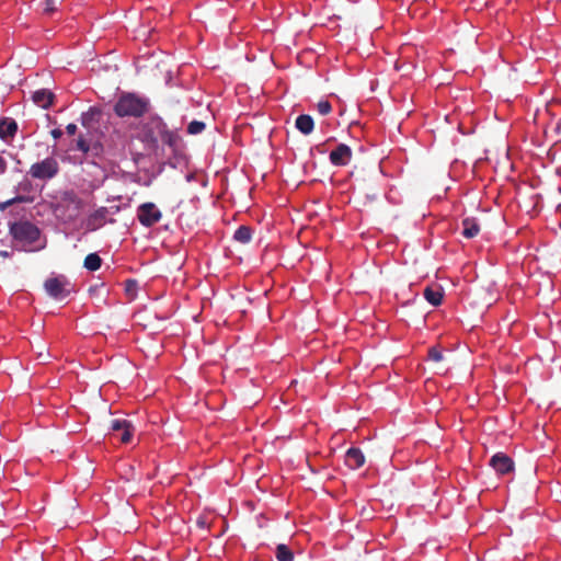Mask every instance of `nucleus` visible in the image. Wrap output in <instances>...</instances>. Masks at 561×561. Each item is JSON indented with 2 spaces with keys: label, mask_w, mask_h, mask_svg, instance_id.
<instances>
[{
  "label": "nucleus",
  "mask_w": 561,
  "mask_h": 561,
  "mask_svg": "<svg viewBox=\"0 0 561 561\" xmlns=\"http://www.w3.org/2000/svg\"><path fill=\"white\" fill-rule=\"evenodd\" d=\"M144 140L151 144L153 147L158 146L159 139L170 148L175 149L180 141V136L176 130H172L159 116H152L144 125L142 128Z\"/></svg>",
  "instance_id": "f257e3e1"
},
{
  "label": "nucleus",
  "mask_w": 561,
  "mask_h": 561,
  "mask_svg": "<svg viewBox=\"0 0 561 561\" xmlns=\"http://www.w3.org/2000/svg\"><path fill=\"white\" fill-rule=\"evenodd\" d=\"M84 202L75 191H65L54 206V215L64 224L76 221L83 209Z\"/></svg>",
  "instance_id": "f03ea898"
},
{
  "label": "nucleus",
  "mask_w": 561,
  "mask_h": 561,
  "mask_svg": "<svg viewBox=\"0 0 561 561\" xmlns=\"http://www.w3.org/2000/svg\"><path fill=\"white\" fill-rule=\"evenodd\" d=\"M150 103L147 99L134 93H123L114 106V112L119 117H141L149 110Z\"/></svg>",
  "instance_id": "7ed1b4c3"
},
{
  "label": "nucleus",
  "mask_w": 561,
  "mask_h": 561,
  "mask_svg": "<svg viewBox=\"0 0 561 561\" xmlns=\"http://www.w3.org/2000/svg\"><path fill=\"white\" fill-rule=\"evenodd\" d=\"M9 232L12 239L23 247L35 243L41 236L38 227L28 220H19L9 224Z\"/></svg>",
  "instance_id": "20e7f679"
},
{
  "label": "nucleus",
  "mask_w": 561,
  "mask_h": 561,
  "mask_svg": "<svg viewBox=\"0 0 561 561\" xmlns=\"http://www.w3.org/2000/svg\"><path fill=\"white\" fill-rule=\"evenodd\" d=\"M59 172V163L54 157H47L46 159L35 162L31 165L28 174L36 180H50L55 178Z\"/></svg>",
  "instance_id": "39448f33"
},
{
  "label": "nucleus",
  "mask_w": 561,
  "mask_h": 561,
  "mask_svg": "<svg viewBox=\"0 0 561 561\" xmlns=\"http://www.w3.org/2000/svg\"><path fill=\"white\" fill-rule=\"evenodd\" d=\"M44 288L55 299H64L72 290L71 283L64 275L47 278L44 283Z\"/></svg>",
  "instance_id": "423d86ee"
},
{
  "label": "nucleus",
  "mask_w": 561,
  "mask_h": 561,
  "mask_svg": "<svg viewBox=\"0 0 561 561\" xmlns=\"http://www.w3.org/2000/svg\"><path fill=\"white\" fill-rule=\"evenodd\" d=\"M162 218V213L151 202L144 203L137 208V219L144 227H152Z\"/></svg>",
  "instance_id": "0eeeda50"
},
{
  "label": "nucleus",
  "mask_w": 561,
  "mask_h": 561,
  "mask_svg": "<svg viewBox=\"0 0 561 561\" xmlns=\"http://www.w3.org/2000/svg\"><path fill=\"white\" fill-rule=\"evenodd\" d=\"M110 430L112 434L118 435L119 440L124 444L130 443L135 427L134 425L125 419H115L110 423Z\"/></svg>",
  "instance_id": "6e6552de"
},
{
  "label": "nucleus",
  "mask_w": 561,
  "mask_h": 561,
  "mask_svg": "<svg viewBox=\"0 0 561 561\" xmlns=\"http://www.w3.org/2000/svg\"><path fill=\"white\" fill-rule=\"evenodd\" d=\"M489 465L497 474L501 476H505L514 471L513 459L502 451L493 454Z\"/></svg>",
  "instance_id": "1a4fd4ad"
},
{
  "label": "nucleus",
  "mask_w": 561,
  "mask_h": 561,
  "mask_svg": "<svg viewBox=\"0 0 561 561\" xmlns=\"http://www.w3.org/2000/svg\"><path fill=\"white\" fill-rule=\"evenodd\" d=\"M330 162L336 167H343L348 164L352 159V150L345 144H340L334 150L330 152Z\"/></svg>",
  "instance_id": "9d476101"
},
{
  "label": "nucleus",
  "mask_w": 561,
  "mask_h": 561,
  "mask_svg": "<svg viewBox=\"0 0 561 561\" xmlns=\"http://www.w3.org/2000/svg\"><path fill=\"white\" fill-rule=\"evenodd\" d=\"M365 463V456L357 447L350 448L345 454V465L350 469H358Z\"/></svg>",
  "instance_id": "9b49d317"
},
{
  "label": "nucleus",
  "mask_w": 561,
  "mask_h": 561,
  "mask_svg": "<svg viewBox=\"0 0 561 561\" xmlns=\"http://www.w3.org/2000/svg\"><path fill=\"white\" fill-rule=\"evenodd\" d=\"M107 214H108V210L106 207H101V208L96 209L87 219V229L90 231H94V230L101 228L106 220Z\"/></svg>",
  "instance_id": "f8f14e48"
},
{
  "label": "nucleus",
  "mask_w": 561,
  "mask_h": 561,
  "mask_svg": "<svg viewBox=\"0 0 561 561\" xmlns=\"http://www.w3.org/2000/svg\"><path fill=\"white\" fill-rule=\"evenodd\" d=\"M18 131V124L13 118L0 119V138L4 141L12 139Z\"/></svg>",
  "instance_id": "ddd939ff"
},
{
  "label": "nucleus",
  "mask_w": 561,
  "mask_h": 561,
  "mask_svg": "<svg viewBox=\"0 0 561 561\" xmlns=\"http://www.w3.org/2000/svg\"><path fill=\"white\" fill-rule=\"evenodd\" d=\"M54 98V93L47 89H39L32 93L33 102L42 108H48L53 104Z\"/></svg>",
  "instance_id": "4468645a"
},
{
  "label": "nucleus",
  "mask_w": 561,
  "mask_h": 561,
  "mask_svg": "<svg viewBox=\"0 0 561 561\" xmlns=\"http://www.w3.org/2000/svg\"><path fill=\"white\" fill-rule=\"evenodd\" d=\"M480 232V226L476 218L467 217L462 220V236L472 239Z\"/></svg>",
  "instance_id": "2eb2a0df"
},
{
  "label": "nucleus",
  "mask_w": 561,
  "mask_h": 561,
  "mask_svg": "<svg viewBox=\"0 0 561 561\" xmlns=\"http://www.w3.org/2000/svg\"><path fill=\"white\" fill-rule=\"evenodd\" d=\"M295 126L301 134L309 135L314 128V122L310 115L301 114L296 118Z\"/></svg>",
  "instance_id": "dca6fc26"
},
{
  "label": "nucleus",
  "mask_w": 561,
  "mask_h": 561,
  "mask_svg": "<svg viewBox=\"0 0 561 561\" xmlns=\"http://www.w3.org/2000/svg\"><path fill=\"white\" fill-rule=\"evenodd\" d=\"M443 296V289L438 286H428L424 289V298L435 307L442 304Z\"/></svg>",
  "instance_id": "f3484780"
},
{
  "label": "nucleus",
  "mask_w": 561,
  "mask_h": 561,
  "mask_svg": "<svg viewBox=\"0 0 561 561\" xmlns=\"http://www.w3.org/2000/svg\"><path fill=\"white\" fill-rule=\"evenodd\" d=\"M233 239L242 244L249 243L252 239V229L249 226H240L236 230Z\"/></svg>",
  "instance_id": "a211bd4d"
},
{
  "label": "nucleus",
  "mask_w": 561,
  "mask_h": 561,
  "mask_svg": "<svg viewBox=\"0 0 561 561\" xmlns=\"http://www.w3.org/2000/svg\"><path fill=\"white\" fill-rule=\"evenodd\" d=\"M102 259L96 253H90L85 256L83 266L89 271H98L101 267Z\"/></svg>",
  "instance_id": "6ab92c4d"
},
{
  "label": "nucleus",
  "mask_w": 561,
  "mask_h": 561,
  "mask_svg": "<svg viewBox=\"0 0 561 561\" xmlns=\"http://www.w3.org/2000/svg\"><path fill=\"white\" fill-rule=\"evenodd\" d=\"M276 559L278 561H293L294 560V553L284 543H279L276 547Z\"/></svg>",
  "instance_id": "aec40b11"
},
{
  "label": "nucleus",
  "mask_w": 561,
  "mask_h": 561,
  "mask_svg": "<svg viewBox=\"0 0 561 561\" xmlns=\"http://www.w3.org/2000/svg\"><path fill=\"white\" fill-rule=\"evenodd\" d=\"M64 0H43L41 3L42 13L46 15L53 14L57 10V2L61 3Z\"/></svg>",
  "instance_id": "412c9836"
},
{
  "label": "nucleus",
  "mask_w": 561,
  "mask_h": 561,
  "mask_svg": "<svg viewBox=\"0 0 561 561\" xmlns=\"http://www.w3.org/2000/svg\"><path fill=\"white\" fill-rule=\"evenodd\" d=\"M100 115V111L94 108V107H90L88 112H84L81 114V124L83 126H89L91 124V122Z\"/></svg>",
  "instance_id": "4be33fe9"
},
{
  "label": "nucleus",
  "mask_w": 561,
  "mask_h": 561,
  "mask_svg": "<svg viewBox=\"0 0 561 561\" xmlns=\"http://www.w3.org/2000/svg\"><path fill=\"white\" fill-rule=\"evenodd\" d=\"M205 123L201 121H193L187 126V133L191 135H198L205 129Z\"/></svg>",
  "instance_id": "5701e85b"
},
{
  "label": "nucleus",
  "mask_w": 561,
  "mask_h": 561,
  "mask_svg": "<svg viewBox=\"0 0 561 561\" xmlns=\"http://www.w3.org/2000/svg\"><path fill=\"white\" fill-rule=\"evenodd\" d=\"M72 149L79 150V151H81L82 153L85 154L90 150V146H89L88 141L82 136H80L76 140V144L72 147Z\"/></svg>",
  "instance_id": "b1692460"
},
{
  "label": "nucleus",
  "mask_w": 561,
  "mask_h": 561,
  "mask_svg": "<svg viewBox=\"0 0 561 561\" xmlns=\"http://www.w3.org/2000/svg\"><path fill=\"white\" fill-rule=\"evenodd\" d=\"M317 110L321 115H328L332 111V105L327 100H321L317 104Z\"/></svg>",
  "instance_id": "393cba45"
},
{
  "label": "nucleus",
  "mask_w": 561,
  "mask_h": 561,
  "mask_svg": "<svg viewBox=\"0 0 561 561\" xmlns=\"http://www.w3.org/2000/svg\"><path fill=\"white\" fill-rule=\"evenodd\" d=\"M428 358L433 362H442L443 353L436 346H433L428 350Z\"/></svg>",
  "instance_id": "a878e982"
},
{
  "label": "nucleus",
  "mask_w": 561,
  "mask_h": 561,
  "mask_svg": "<svg viewBox=\"0 0 561 561\" xmlns=\"http://www.w3.org/2000/svg\"><path fill=\"white\" fill-rule=\"evenodd\" d=\"M25 198L22 197V196H18V197H14V198H11V199H8L5 202H2L0 203V209H5L7 207L13 205L14 203L16 202H23Z\"/></svg>",
  "instance_id": "bb28decb"
},
{
  "label": "nucleus",
  "mask_w": 561,
  "mask_h": 561,
  "mask_svg": "<svg viewBox=\"0 0 561 561\" xmlns=\"http://www.w3.org/2000/svg\"><path fill=\"white\" fill-rule=\"evenodd\" d=\"M66 131H67L68 135H71V136L75 135L76 131H77V125L72 124V123L68 124L66 126Z\"/></svg>",
  "instance_id": "cd10ccee"
},
{
  "label": "nucleus",
  "mask_w": 561,
  "mask_h": 561,
  "mask_svg": "<svg viewBox=\"0 0 561 561\" xmlns=\"http://www.w3.org/2000/svg\"><path fill=\"white\" fill-rule=\"evenodd\" d=\"M53 138L58 139L62 136V131L59 128H55L50 131Z\"/></svg>",
  "instance_id": "c85d7f7f"
},
{
  "label": "nucleus",
  "mask_w": 561,
  "mask_h": 561,
  "mask_svg": "<svg viewBox=\"0 0 561 561\" xmlns=\"http://www.w3.org/2000/svg\"><path fill=\"white\" fill-rule=\"evenodd\" d=\"M7 169L5 160L0 156V172L3 173Z\"/></svg>",
  "instance_id": "c756f323"
},
{
  "label": "nucleus",
  "mask_w": 561,
  "mask_h": 561,
  "mask_svg": "<svg viewBox=\"0 0 561 561\" xmlns=\"http://www.w3.org/2000/svg\"><path fill=\"white\" fill-rule=\"evenodd\" d=\"M385 500H374L373 508L377 510L379 506L383 505Z\"/></svg>",
  "instance_id": "7c9ffc66"
},
{
  "label": "nucleus",
  "mask_w": 561,
  "mask_h": 561,
  "mask_svg": "<svg viewBox=\"0 0 561 561\" xmlns=\"http://www.w3.org/2000/svg\"><path fill=\"white\" fill-rule=\"evenodd\" d=\"M11 253L7 250H1L0 251V256L3 257V259H7V257H10Z\"/></svg>",
  "instance_id": "2f4dec72"
},
{
  "label": "nucleus",
  "mask_w": 561,
  "mask_h": 561,
  "mask_svg": "<svg viewBox=\"0 0 561 561\" xmlns=\"http://www.w3.org/2000/svg\"><path fill=\"white\" fill-rule=\"evenodd\" d=\"M37 357L38 359H41L42 363H45L47 356H45L43 353H39Z\"/></svg>",
  "instance_id": "473e14b6"
},
{
  "label": "nucleus",
  "mask_w": 561,
  "mask_h": 561,
  "mask_svg": "<svg viewBox=\"0 0 561 561\" xmlns=\"http://www.w3.org/2000/svg\"><path fill=\"white\" fill-rule=\"evenodd\" d=\"M126 285H136V282L133 279H127Z\"/></svg>",
  "instance_id": "72a5a7b5"
},
{
  "label": "nucleus",
  "mask_w": 561,
  "mask_h": 561,
  "mask_svg": "<svg viewBox=\"0 0 561 561\" xmlns=\"http://www.w3.org/2000/svg\"><path fill=\"white\" fill-rule=\"evenodd\" d=\"M387 503H389V500H387ZM393 506V503L390 501L389 510H391Z\"/></svg>",
  "instance_id": "f704fd0d"
}]
</instances>
